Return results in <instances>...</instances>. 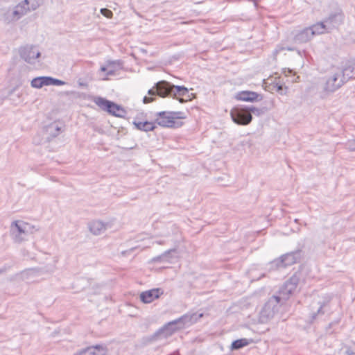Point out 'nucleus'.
<instances>
[{
  "label": "nucleus",
  "mask_w": 355,
  "mask_h": 355,
  "mask_svg": "<svg viewBox=\"0 0 355 355\" xmlns=\"http://www.w3.org/2000/svg\"><path fill=\"white\" fill-rule=\"evenodd\" d=\"M125 252H126L125 251H123V252H122V254H125Z\"/></svg>",
  "instance_id": "42"
},
{
  "label": "nucleus",
  "mask_w": 355,
  "mask_h": 355,
  "mask_svg": "<svg viewBox=\"0 0 355 355\" xmlns=\"http://www.w3.org/2000/svg\"><path fill=\"white\" fill-rule=\"evenodd\" d=\"M345 82L342 78L339 71L330 76L326 80L324 86V90L327 92L332 93L340 88Z\"/></svg>",
  "instance_id": "9"
},
{
  "label": "nucleus",
  "mask_w": 355,
  "mask_h": 355,
  "mask_svg": "<svg viewBox=\"0 0 355 355\" xmlns=\"http://www.w3.org/2000/svg\"><path fill=\"white\" fill-rule=\"evenodd\" d=\"M308 28L311 29L313 37L315 35L322 34L328 29L327 28V25H326L324 21H321V22H318L315 24H313Z\"/></svg>",
  "instance_id": "25"
},
{
  "label": "nucleus",
  "mask_w": 355,
  "mask_h": 355,
  "mask_svg": "<svg viewBox=\"0 0 355 355\" xmlns=\"http://www.w3.org/2000/svg\"><path fill=\"white\" fill-rule=\"evenodd\" d=\"M175 251L176 250L175 248L168 250L163 252L162 254L153 257L152 259V261L154 263L168 261L171 253Z\"/></svg>",
  "instance_id": "27"
},
{
  "label": "nucleus",
  "mask_w": 355,
  "mask_h": 355,
  "mask_svg": "<svg viewBox=\"0 0 355 355\" xmlns=\"http://www.w3.org/2000/svg\"><path fill=\"white\" fill-rule=\"evenodd\" d=\"M38 6H39V4L37 2L32 3L31 6H29L30 10H35L38 8Z\"/></svg>",
  "instance_id": "35"
},
{
  "label": "nucleus",
  "mask_w": 355,
  "mask_h": 355,
  "mask_svg": "<svg viewBox=\"0 0 355 355\" xmlns=\"http://www.w3.org/2000/svg\"><path fill=\"white\" fill-rule=\"evenodd\" d=\"M94 102L102 110L107 112L112 116L124 118L127 114V112L121 105L105 98L101 96L95 97Z\"/></svg>",
  "instance_id": "5"
},
{
  "label": "nucleus",
  "mask_w": 355,
  "mask_h": 355,
  "mask_svg": "<svg viewBox=\"0 0 355 355\" xmlns=\"http://www.w3.org/2000/svg\"><path fill=\"white\" fill-rule=\"evenodd\" d=\"M6 271V269H1L0 268V274L5 272Z\"/></svg>",
  "instance_id": "40"
},
{
  "label": "nucleus",
  "mask_w": 355,
  "mask_h": 355,
  "mask_svg": "<svg viewBox=\"0 0 355 355\" xmlns=\"http://www.w3.org/2000/svg\"><path fill=\"white\" fill-rule=\"evenodd\" d=\"M149 96H145L143 98V103L145 104L153 102L155 96L162 98L171 97L172 83L166 80H160L156 83L154 87L148 91Z\"/></svg>",
  "instance_id": "3"
},
{
  "label": "nucleus",
  "mask_w": 355,
  "mask_h": 355,
  "mask_svg": "<svg viewBox=\"0 0 355 355\" xmlns=\"http://www.w3.org/2000/svg\"><path fill=\"white\" fill-rule=\"evenodd\" d=\"M31 87L34 88H42L43 86L49 85V76H39L31 80Z\"/></svg>",
  "instance_id": "26"
},
{
  "label": "nucleus",
  "mask_w": 355,
  "mask_h": 355,
  "mask_svg": "<svg viewBox=\"0 0 355 355\" xmlns=\"http://www.w3.org/2000/svg\"><path fill=\"white\" fill-rule=\"evenodd\" d=\"M114 73H115L114 69H110V70H107V76H113V75H114Z\"/></svg>",
  "instance_id": "36"
},
{
  "label": "nucleus",
  "mask_w": 355,
  "mask_h": 355,
  "mask_svg": "<svg viewBox=\"0 0 355 355\" xmlns=\"http://www.w3.org/2000/svg\"><path fill=\"white\" fill-rule=\"evenodd\" d=\"M64 84L65 83L61 80L49 76V85L60 86Z\"/></svg>",
  "instance_id": "32"
},
{
  "label": "nucleus",
  "mask_w": 355,
  "mask_h": 355,
  "mask_svg": "<svg viewBox=\"0 0 355 355\" xmlns=\"http://www.w3.org/2000/svg\"><path fill=\"white\" fill-rule=\"evenodd\" d=\"M248 110H250V113L251 115L254 114L257 116H261L266 112V109L264 107L258 108L253 105L248 106Z\"/></svg>",
  "instance_id": "30"
},
{
  "label": "nucleus",
  "mask_w": 355,
  "mask_h": 355,
  "mask_svg": "<svg viewBox=\"0 0 355 355\" xmlns=\"http://www.w3.org/2000/svg\"><path fill=\"white\" fill-rule=\"evenodd\" d=\"M189 92L188 88L184 87V85L180 86L172 84L171 97L173 98L177 99L180 103L184 102V100L182 98H181V96H187L188 97H189Z\"/></svg>",
  "instance_id": "14"
},
{
  "label": "nucleus",
  "mask_w": 355,
  "mask_h": 355,
  "mask_svg": "<svg viewBox=\"0 0 355 355\" xmlns=\"http://www.w3.org/2000/svg\"><path fill=\"white\" fill-rule=\"evenodd\" d=\"M162 294V289L153 288L141 292L139 295V298L143 303L149 304L153 302L155 300L158 299Z\"/></svg>",
  "instance_id": "11"
},
{
  "label": "nucleus",
  "mask_w": 355,
  "mask_h": 355,
  "mask_svg": "<svg viewBox=\"0 0 355 355\" xmlns=\"http://www.w3.org/2000/svg\"><path fill=\"white\" fill-rule=\"evenodd\" d=\"M346 148L350 151H355V139L349 140L346 144Z\"/></svg>",
  "instance_id": "34"
},
{
  "label": "nucleus",
  "mask_w": 355,
  "mask_h": 355,
  "mask_svg": "<svg viewBox=\"0 0 355 355\" xmlns=\"http://www.w3.org/2000/svg\"><path fill=\"white\" fill-rule=\"evenodd\" d=\"M133 124L135 125V128L141 131L144 132H148V131H153L156 128V125L154 123L145 121H133Z\"/></svg>",
  "instance_id": "22"
},
{
  "label": "nucleus",
  "mask_w": 355,
  "mask_h": 355,
  "mask_svg": "<svg viewBox=\"0 0 355 355\" xmlns=\"http://www.w3.org/2000/svg\"><path fill=\"white\" fill-rule=\"evenodd\" d=\"M107 223H105L101 220H95L88 223V228L91 233L98 236L103 233L107 229Z\"/></svg>",
  "instance_id": "15"
},
{
  "label": "nucleus",
  "mask_w": 355,
  "mask_h": 355,
  "mask_svg": "<svg viewBox=\"0 0 355 355\" xmlns=\"http://www.w3.org/2000/svg\"><path fill=\"white\" fill-rule=\"evenodd\" d=\"M300 279L301 272L300 271L295 272L280 287L278 293L268 299L260 311L259 318L260 322L267 323L274 318L279 311L280 306L285 304L295 291Z\"/></svg>",
  "instance_id": "1"
},
{
  "label": "nucleus",
  "mask_w": 355,
  "mask_h": 355,
  "mask_svg": "<svg viewBox=\"0 0 355 355\" xmlns=\"http://www.w3.org/2000/svg\"><path fill=\"white\" fill-rule=\"evenodd\" d=\"M250 344L249 340L246 338L237 339L232 343L231 349L232 350L240 349Z\"/></svg>",
  "instance_id": "28"
},
{
  "label": "nucleus",
  "mask_w": 355,
  "mask_h": 355,
  "mask_svg": "<svg viewBox=\"0 0 355 355\" xmlns=\"http://www.w3.org/2000/svg\"><path fill=\"white\" fill-rule=\"evenodd\" d=\"M343 20L342 11L331 13L324 21L326 24L331 25L333 28L338 26Z\"/></svg>",
  "instance_id": "19"
},
{
  "label": "nucleus",
  "mask_w": 355,
  "mask_h": 355,
  "mask_svg": "<svg viewBox=\"0 0 355 355\" xmlns=\"http://www.w3.org/2000/svg\"><path fill=\"white\" fill-rule=\"evenodd\" d=\"M182 112H159L155 114V123L162 127L178 128L182 122L176 121L175 119H182Z\"/></svg>",
  "instance_id": "4"
},
{
  "label": "nucleus",
  "mask_w": 355,
  "mask_h": 355,
  "mask_svg": "<svg viewBox=\"0 0 355 355\" xmlns=\"http://www.w3.org/2000/svg\"><path fill=\"white\" fill-rule=\"evenodd\" d=\"M341 73L342 78L345 83L350 79L354 78L355 74V65L352 64H346L342 69H338Z\"/></svg>",
  "instance_id": "20"
},
{
  "label": "nucleus",
  "mask_w": 355,
  "mask_h": 355,
  "mask_svg": "<svg viewBox=\"0 0 355 355\" xmlns=\"http://www.w3.org/2000/svg\"><path fill=\"white\" fill-rule=\"evenodd\" d=\"M217 180H218V182H220V181L223 180V179L218 178V179H217ZM218 184H219L220 185H221V186H226V185H227V184H222V183H220V182H218Z\"/></svg>",
  "instance_id": "38"
},
{
  "label": "nucleus",
  "mask_w": 355,
  "mask_h": 355,
  "mask_svg": "<svg viewBox=\"0 0 355 355\" xmlns=\"http://www.w3.org/2000/svg\"><path fill=\"white\" fill-rule=\"evenodd\" d=\"M156 243L159 244V245L163 244V241H157Z\"/></svg>",
  "instance_id": "39"
},
{
  "label": "nucleus",
  "mask_w": 355,
  "mask_h": 355,
  "mask_svg": "<svg viewBox=\"0 0 355 355\" xmlns=\"http://www.w3.org/2000/svg\"><path fill=\"white\" fill-rule=\"evenodd\" d=\"M20 57L29 64H34L35 60L40 56V52L35 46H26L19 49Z\"/></svg>",
  "instance_id": "10"
},
{
  "label": "nucleus",
  "mask_w": 355,
  "mask_h": 355,
  "mask_svg": "<svg viewBox=\"0 0 355 355\" xmlns=\"http://www.w3.org/2000/svg\"><path fill=\"white\" fill-rule=\"evenodd\" d=\"M31 3V0H24L13 7L17 12H19V16L22 17L25 15L28 11H30L29 4Z\"/></svg>",
  "instance_id": "24"
},
{
  "label": "nucleus",
  "mask_w": 355,
  "mask_h": 355,
  "mask_svg": "<svg viewBox=\"0 0 355 355\" xmlns=\"http://www.w3.org/2000/svg\"><path fill=\"white\" fill-rule=\"evenodd\" d=\"M285 50H288V51H296L297 52V53L300 55H301V51L300 50H297L296 48L288 46H284V45L281 44L277 45L275 49L274 50V51L272 53L274 58H275L277 57V55L280 52H282L283 51H285Z\"/></svg>",
  "instance_id": "29"
},
{
  "label": "nucleus",
  "mask_w": 355,
  "mask_h": 355,
  "mask_svg": "<svg viewBox=\"0 0 355 355\" xmlns=\"http://www.w3.org/2000/svg\"><path fill=\"white\" fill-rule=\"evenodd\" d=\"M332 324H333L332 323H330V324H329V326H328V329H330V328L331 327Z\"/></svg>",
  "instance_id": "41"
},
{
  "label": "nucleus",
  "mask_w": 355,
  "mask_h": 355,
  "mask_svg": "<svg viewBox=\"0 0 355 355\" xmlns=\"http://www.w3.org/2000/svg\"><path fill=\"white\" fill-rule=\"evenodd\" d=\"M304 244L298 243L297 249L282 254L269 263L270 270L286 268L288 266L300 263L304 258Z\"/></svg>",
  "instance_id": "2"
},
{
  "label": "nucleus",
  "mask_w": 355,
  "mask_h": 355,
  "mask_svg": "<svg viewBox=\"0 0 355 355\" xmlns=\"http://www.w3.org/2000/svg\"><path fill=\"white\" fill-rule=\"evenodd\" d=\"M235 98L238 101L247 102H258L262 100L263 97L261 94L252 91H241L238 92Z\"/></svg>",
  "instance_id": "12"
},
{
  "label": "nucleus",
  "mask_w": 355,
  "mask_h": 355,
  "mask_svg": "<svg viewBox=\"0 0 355 355\" xmlns=\"http://www.w3.org/2000/svg\"><path fill=\"white\" fill-rule=\"evenodd\" d=\"M100 11L101 13L107 18H112L113 16V12L107 8H101Z\"/></svg>",
  "instance_id": "33"
},
{
  "label": "nucleus",
  "mask_w": 355,
  "mask_h": 355,
  "mask_svg": "<svg viewBox=\"0 0 355 355\" xmlns=\"http://www.w3.org/2000/svg\"><path fill=\"white\" fill-rule=\"evenodd\" d=\"M168 355H180L179 350H175L173 353H171Z\"/></svg>",
  "instance_id": "37"
},
{
  "label": "nucleus",
  "mask_w": 355,
  "mask_h": 355,
  "mask_svg": "<svg viewBox=\"0 0 355 355\" xmlns=\"http://www.w3.org/2000/svg\"><path fill=\"white\" fill-rule=\"evenodd\" d=\"M230 115L234 123L239 125H247L253 119L247 105L235 106L232 109Z\"/></svg>",
  "instance_id": "7"
},
{
  "label": "nucleus",
  "mask_w": 355,
  "mask_h": 355,
  "mask_svg": "<svg viewBox=\"0 0 355 355\" xmlns=\"http://www.w3.org/2000/svg\"><path fill=\"white\" fill-rule=\"evenodd\" d=\"M202 317L203 313H193L191 314H184L180 317L178 320L180 324H182V328H184L186 326H190L197 322Z\"/></svg>",
  "instance_id": "13"
},
{
  "label": "nucleus",
  "mask_w": 355,
  "mask_h": 355,
  "mask_svg": "<svg viewBox=\"0 0 355 355\" xmlns=\"http://www.w3.org/2000/svg\"><path fill=\"white\" fill-rule=\"evenodd\" d=\"M182 324H180L178 318L170 321L163 327L157 329L151 336L150 340H155L158 338H167L171 336L175 331L182 329Z\"/></svg>",
  "instance_id": "8"
},
{
  "label": "nucleus",
  "mask_w": 355,
  "mask_h": 355,
  "mask_svg": "<svg viewBox=\"0 0 355 355\" xmlns=\"http://www.w3.org/2000/svg\"><path fill=\"white\" fill-rule=\"evenodd\" d=\"M31 229V225L22 220H15L10 225V235L15 243H21L26 240Z\"/></svg>",
  "instance_id": "6"
},
{
  "label": "nucleus",
  "mask_w": 355,
  "mask_h": 355,
  "mask_svg": "<svg viewBox=\"0 0 355 355\" xmlns=\"http://www.w3.org/2000/svg\"><path fill=\"white\" fill-rule=\"evenodd\" d=\"M20 18H21V16L14 8L12 9L9 8L3 15V20L7 24L16 21Z\"/></svg>",
  "instance_id": "23"
},
{
  "label": "nucleus",
  "mask_w": 355,
  "mask_h": 355,
  "mask_svg": "<svg viewBox=\"0 0 355 355\" xmlns=\"http://www.w3.org/2000/svg\"><path fill=\"white\" fill-rule=\"evenodd\" d=\"M121 62L120 60H108L107 62V66H102L100 69V70L103 72H107V67H114L115 66L120 67L121 66Z\"/></svg>",
  "instance_id": "31"
},
{
  "label": "nucleus",
  "mask_w": 355,
  "mask_h": 355,
  "mask_svg": "<svg viewBox=\"0 0 355 355\" xmlns=\"http://www.w3.org/2000/svg\"><path fill=\"white\" fill-rule=\"evenodd\" d=\"M312 37L311 29L306 27L295 35L293 41L297 44H303L310 41Z\"/></svg>",
  "instance_id": "16"
},
{
  "label": "nucleus",
  "mask_w": 355,
  "mask_h": 355,
  "mask_svg": "<svg viewBox=\"0 0 355 355\" xmlns=\"http://www.w3.org/2000/svg\"><path fill=\"white\" fill-rule=\"evenodd\" d=\"M331 299H332V297L330 295H325L324 296L322 297V300L318 302V304L320 306H319L317 312H314L311 314V322H313L314 320H315L316 317L318 315L324 314L325 311L324 310V309L326 308L329 305Z\"/></svg>",
  "instance_id": "18"
},
{
  "label": "nucleus",
  "mask_w": 355,
  "mask_h": 355,
  "mask_svg": "<svg viewBox=\"0 0 355 355\" xmlns=\"http://www.w3.org/2000/svg\"><path fill=\"white\" fill-rule=\"evenodd\" d=\"M105 349L100 345L81 349L74 355H105Z\"/></svg>",
  "instance_id": "17"
},
{
  "label": "nucleus",
  "mask_w": 355,
  "mask_h": 355,
  "mask_svg": "<svg viewBox=\"0 0 355 355\" xmlns=\"http://www.w3.org/2000/svg\"><path fill=\"white\" fill-rule=\"evenodd\" d=\"M46 133L49 135L46 137V141H50L52 139L56 137L61 132V128L56 122L51 123L46 128Z\"/></svg>",
  "instance_id": "21"
}]
</instances>
